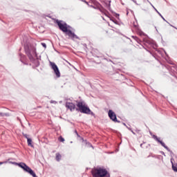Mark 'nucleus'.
Instances as JSON below:
<instances>
[{"instance_id": "dca6fc26", "label": "nucleus", "mask_w": 177, "mask_h": 177, "mask_svg": "<svg viewBox=\"0 0 177 177\" xmlns=\"http://www.w3.org/2000/svg\"><path fill=\"white\" fill-rule=\"evenodd\" d=\"M41 45L43 46V48H45V49H46V44L41 43Z\"/></svg>"}, {"instance_id": "7ed1b4c3", "label": "nucleus", "mask_w": 177, "mask_h": 177, "mask_svg": "<svg viewBox=\"0 0 177 177\" xmlns=\"http://www.w3.org/2000/svg\"><path fill=\"white\" fill-rule=\"evenodd\" d=\"M77 106L78 109H76L77 111H80V113H83L84 114H91V115H95L93 112L91 111V109L88 106L85 104V102H79L77 104Z\"/></svg>"}, {"instance_id": "ddd939ff", "label": "nucleus", "mask_w": 177, "mask_h": 177, "mask_svg": "<svg viewBox=\"0 0 177 177\" xmlns=\"http://www.w3.org/2000/svg\"><path fill=\"white\" fill-rule=\"evenodd\" d=\"M171 164H172V169H173V171H174V172H177V167L174 165V162H172V161H171Z\"/></svg>"}, {"instance_id": "39448f33", "label": "nucleus", "mask_w": 177, "mask_h": 177, "mask_svg": "<svg viewBox=\"0 0 177 177\" xmlns=\"http://www.w3.org/2000/svg\"><path fill=\"white\" fill-rule=\"evenodd\" d=\"M10 164H13L14 165H18L20 167V168H22L25 172H28V174H30V175H32L33 177H37V174L34 173V171L30 168L26 163L24 162H21V163H17L16 162H9Z\"/></svg>"}, {"instance_id": "f3484780", "label": "nucleus", "mask_w": 177, "mask_h": 177, "mask_svg": "<svg viewBox=\"0 0 177 177\" xmlns=\"http://www.w3.org/2000/svg\"><path fill=\"white\" fill-rule=\"evenodd\" d=\"M24 138H26L27 139V140H28V139H30V138H28V135H27V134H24Z\"/></svg>"}, {"instance_id": "9b49d317", "label": "nucleus", "mask_w": 177, "mask_h": 177, "mask_svg": "<svg viewBox=\"0 0 177 177\" xmlns=\"http://www.w3.org/2000/svg\"><path fill=\"white\" fill-rule=\"evenodd\" d=\"M28 145L30 146V147H34V145H32V140H31V138H28Z\"/></svg>"}, {"instance_id": "20e7f679", "label": "nucleus", "mask_w": 177, "mask_h": 177, "mask_svg": "<svg viewBox=\"0 0 177 177\" xmlns=\"http://www.w3.org/2000/svg\"><path fill=\"white\" fill-rule=\"evenodd\" d=\"M24 48L26 55L30 60H32L34 56H37V48L32 46H29L28 44H26Z\"/></svg>"}, {"instance_id": "393cba45", "label": "nucleus", "mask_w": 177, "mask_h": 177, "mask_svg": "<svg viewBox=\"0 0 177 177\" xmlns=\"http://www.w3.org/2000/svg\"><path fill=\"white\" fill-rule=\"evenodd\" d=\"M0 115H2V113H0Z\"/></svg>"}, {"instance_id": "a211bd4d", "label": "nucleus", "mask_w": 177, "mask_h": 177, "mask_svg": "<svg viewBox=\"0 0 177 177\" xmlns=\"http://www.w3.org/2000/svg\"><path fill=\"white\" fill-rule=\"evenodd\" d=\"M2 164H8V161L0 162V165H2Z\"/></svg>"}, {"instance_id": "9d476101", "label": "nucleus", "mask_w": 177, "mask_h": 177, "mask_svg": "<svg viewBox=\"0 0 177 177\" xmlns=\"http://www.w3.org/2000/svg\"><path fill=\"white\" fill-rule=\"evenodd\" d=\"M150 5L152 6V8L154 9V10L158 13V15H159V16L161 17V18L162 19V20H164V21H166V23H167L168 24H170L169 22H168L167 21L165 20V18H164V17H162V15H161V13H160V12H158V10H157V8L156 7H154V6H153V4H151V3H150Z\"/></svg>"}, {"instance_id": "423d86ee", "label": "nucleus", "mask_w": 177, "mask_h": 177, "mask_svg": "<svg viewBox=\"0 0 177 177\" xmlns=\"http://www.w3.org/2000/svg\"><path fill=\"white\" fill-rule=\"evenodd\" d=\"M50 66L53 70L54 71L55 74L56 75L57 78H59L60 77V71H59V68L57 67V65H56V64H55L54 62H50Z\"/></svg>"}, {"instance_id": "412c9836", "label": "nucleus", "mask_w": 177, "mask_h": 177, "mask_svg": "<svg viewBox=\"0 0 177 177\" xmlns=\"http://www.w3.org/2000/svg\"><path fill=\"white\" fill-rule=\"evenodd\" d=\"M132 133H133V135H135V132H133V131H131Z\"/></svg>"}, {"instance_id": "6e6552de", "label": "nucleus", "mask_w": 177, "mask_h": 177, "mask_svg": "<svg viewBox=\"0 0 177 177\" xmlns=\"http://www.w3.org/2000/svg\"><path fill=\"white\" fill-rule=\"evenodd\" d=\"M153 139H155V140L158 142V143H160L161 145V146H162V147H165V149H166V150H167V151H170L169 148H168V147H167L165 145V143H164V142H162V141L160 140V138H158L157 137V136H153Z\"/></svg>"}, {"instance_id": "aec40b11", "label": "nucleus", "mask_w": 177, "mask_h": 177, "mask_svg": "<svg viewBox=\"0 0 177 177\" xmlns=\"http://www.w3.org/2000/svg\"><path fill=\"white\" fill-rule=\"evenodd\" d=\"M80 1H82V2H85L86 3H88V2L84 1V0H80Z\"/></svg>"}, {"instance_id": "1a4fd4ad", "label": "nucleus", "mask_w": 177, "mask_h": 177, "mask_svg": "<svg viewBox=\"0 0 177 177\" xmlns=\"http://www.w3.org/2000/svg\"><path fill=\"white\" fill-rule=\"evenodd\" d=\"M66 109H68L71 111H74V110H75V104H74L73 102H67L66 103Z\"/></svg>"}, {"instance_id": "6ab92c4d", "label": "nucleus", "mask_w": 177, "mask_h": 177, "mask_svg": "<svg viewBox=\"0 0 177 177\" xmlns=\"http://www.w3.org/2000/svg\"><path fill=\"white\" fill-rule=\"evenodd\" d=\"M169 26H171V27H173V28H176V30H177V28L174 26H172L171 24H169Z\"/></svg>"}, {"instance_id": "4be33fe9", "label": "nucleus", "mask_w": 177, "mask_h": 177, "mask_svg": "<svg viewBox=\"0 0 177 177\" xmlns=\"http://www.w3.org/2000/svg\"><path fill=\"white\" fill-rule=\"evenodd\" d=\"M142 146H143V144H141V145H140V147H142Z\"/></svg>"}, {"instance_id": "4468645a", "label": "nucleus", "mask_w": 177, "mask_h": 177, "mask_svg": "<svg viewBox=\"0 0 177 177\" xmlns=\"http://www.w3.org/2000/svg\"><path fill=\"white\" fill-rule=\"evenodd\" d=\"M59 142H64V138L61 136L59 138Z\"/></svg>"}, {"instance_id": "2eb2a0df", "label": "nucleus", "mask_w": 177, "mask_h": 177, "mask_svg": "<svg viewBox=\"0 0 177 177\" xmlns=\"http://www.w3.org/2000/svg\"><path fill=\"white\" fill-rule=\"evenodd\" d=\"M50 103H51V104H57V102H56V101H55V100H51V101H50Z\"/></svg>"}, {"instance_id": "f8f14e48", "label": "nucleus", "mask_w": 177, "mask_h": 177, "mask_svg": "<svg viewBox=\"0 0 177 177\" xmlns=\"http://www.w3.org/2000/svg\"><path fill=\"white\" fill-rule=\"evenodd\" d=\"M60 158H62V155H60L59 153H56L57 161H60Z\"/></svg>"}, {"instance_id": "f03ea898", "label": "nucleus", "mask_w": 177, "mask_h": 177, "mask_svg": "<svg viewBox=\"0 0 177 177\" xmlns=\"http://www.w3.org/2000/svg\"><path fill=\"white\" fill-rule=\"evenodd\" d=\"M94 177H110L109 171L104 168L97 167L92 171Z\"/></svg>"}, {"instance_id": "0eeeda50", "label": "nucleus", "mask_w": 177, "mask_h": 177, "mask_svg": "<svg viewBox=\"0 0 177 177\" xmlns=\"http://www.w3.org/2000/svg\"><path fill=\"white\" fill-rule=\"evenodd\" d=\"M108 115L109 118L112 120L114 122H118V120H117V115H115V113L114 111L109 110L108 112Z\"/></svg>"}, {"instance_id": "b1692460", "label": "nucleus", "mask_w": 177, "mask_h": 177, "mask_svg": "<svg viewBox=\"0 0 177 177\" xmlns=\"http://www.w3.org/2000/svg\"><path fill=\"white\" fill-rule=\"evenodd\" d=\"M75 132H76L77 135H78V133H77V131H75Z\"/></svg>"}, {"instance_id": "f257e3e1", "label": "nucleus", "mask_w": 177, "mask_h": 177, "mask_svg": "<svg viewBox=\"0 0 177 177\" xmlns=\"http://www.w3.org/2000/svg\"><path fill=\"white\" fill-rule=\"evenodd\" d=\"M57 24L59 26V30L63 31V32H65V34L68 35L70 38H72L73 39H78V37L74 34V32H72L71 30H68V26L67 24L62 21H57Z\"/></svg>"}, {"instance_id": "5701e85b", "label": "nucleus", "mask_w": 177, "mask_h": 177, "mask_svg": "<svg viewBox=\"0 0 177 177\" xmlns=\"http://www.w3.org/2000/svg\"><path fill=\"white\" fill-rule=\"evenodd\" d=\"M131 1H133V2H136L135 0H131Z\"/></svg>"}]
</instances>
